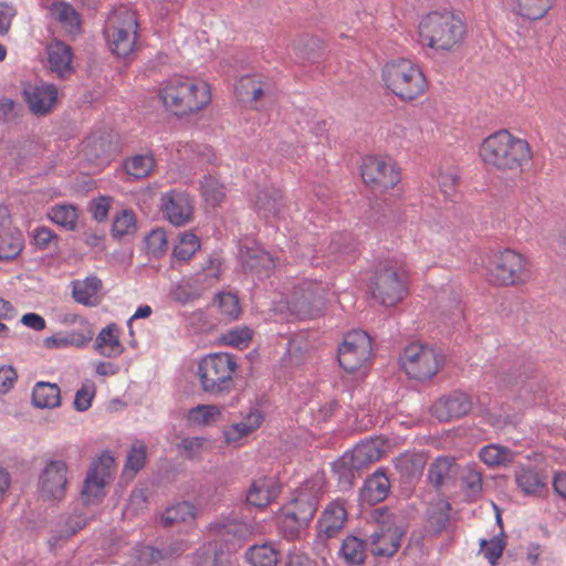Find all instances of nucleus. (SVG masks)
Wrapping results in <instances>:
<instances>
[{
  "instance_id": "1",
  "label": "nucleus",
  "mask_w": 566,
  "mask_h": 566,
  "mask_svg": "<svg viewBox=\"0 0 566 566\" xmlns=\"http://www.w3.org/2000/svg\"><path fill=\"white\" fill-rule=\"evenodd\" d=\"M480 156L484 164L499 170H522L532 159L528 143L514 138L506 129L486 137L480 146Z\"/></svg>"
},
{
  "instance_id": "2",
  "label": "nucleus",
  "mask_w": 566,
  "mask_h": 566,
  "mask_svg": "<svg viewBox=\"0 0 566 566\" xmlns=\"http://www.w3.org/2000/svg\"><path fill=\"white\" fill-rule=\"evenodd\" d=\"M159 98L165 108L177 117L197 113L211 101L207 83H196L187 77L169 80L159 91Z\"/></svg>"
},
{
  "instance_id": "3",
  "label": "nucleus",
  "mask_w": 566,
  "mask_h": 566,
  "mask_svg": "<svg viewBox=\"0 0 566 566\" xmlns=\"http://www.w3.org/2000/svg\"><path fill=\"white\" fill-rule=\"evenodd\" d=\"M467 34L464 22L452 11H431L419 24V35L434 50L450 51Z\"/></svg>"
},
{
  "instance_id": "4",
  "label": "nucleus",
  "mask_w": 566,
  "mask_h": 566,
  "mask_svg": "<svg viewBox=\"0 0 566 566\" xmlns=\"http://www.w3.org/2000/svg\"><path fill=\"white\" fill-rule=\"evenodd\" d=\"M382 78L387 87L405 102L416 99L428 87L422 70L407 59L387 63L382 69Z\"/></svg>"
},
{
  "instance_id": "5",
  "label": "nucleus",
  "mask_w": 566,
  "mask_h": 566,
  "mask_svg": "<svg viewBox=\"0 0 566 566\" xmlns=\"http://www.w3.org/2000/svg\"><path fill=\"white\" fill-rule=\"evenodd\" d=\"M234 356L228 353L209 354L198 364L197 375L205 392L221 395L233 386L232 373L238 368Z\"/></svg>"
},
{
  "instance_id": "6",
  "label": "nucleus",
  "mask_w": 566,
  "mask_h": 566,
  "mask_svg": "<svg viewBox=\"0 0 566 566\" xmlns=\"http://www.w3.org/2000/svg\"><path fill=\"white\" fill-rule=\"evenodd\" d=\"M488 271L490 281L503 286L524 284L531 279L527 260L512 249L494 252L489 258Z\"/></svg>"
},
{
  "instance_id": "7",
  "label": "nucleus",
  "mask_w": 566,
  "mask_h": 566,
  "mask_svg": "<svg viewBox=\"0 0 566 566\" xmlns=\"http://www.w3.org/2000/svg\"><path fill=\"white\" fill-rule=\"evenodd\" d=\"M370 516L378 525V531L370 535V545H378L381 539L389 538L390 547H377L371 554L379 557H394L400 547V542L407 533L405 520L392 513L388 506L377 507Z\"/></svg>"
},
{
  "instance_id": "8",
  "label": "nucleus",
  "mask_w": 566,
  "mask_h": 566,
  "mask_svg": "<svg viewBox=\"0 0 566 566\" xmlns=\"http://www.w3.org/2000/svg\"><path fill=\"white\" fill-rule=\"evenodd\" d=\"M373 297L385 306H394L403 298L406 286L396 268L388 263H379L370 277L369 285Z\"/></svg>"
},
{
  "instance_id": "9",
  "label": "nucleus",
  "mask_w": 566,
  "mask_h": 566,
  "mask_svg": "<svg viewBox=\"0 0 566 566\" xmlns=\"http://www.w3.org/2000/svg\"><path fill=\"white\" fill-rule=\"evenodd\" d=\"M115 459L109 451L102 454L92 462L83 482L81 501L83 505L99 504L106 496L105 485L111 479V469Z\"/></svg>"
},
{
  "instance_id": "10",
  "label": "nucleus",
  "mask_w": 566,
  "mask_h": 566,
  "mask_svg": "<svg viewBox=\"0 0 566 566\" xmlns=\"http://www.w3.org/2000/svg\"><path fill=\"white\" fill-rule=\"evenodd\" d=\"M371 354V338L365 331H353L345 335L338 346V364L348 374L359 370Z\"/></svg>"
},
{
  "instance_id": "11",
  "label": "nucleus",
  "mask_w": 566,
  "mask_h": 566,
  "mask_svg": "<svg viewBox=\"0 0 566 566\" xmlns=\"http://www.w3.org/2000/svg\"><path fill=\"white\" fill-rule=\"evenodd\" d=\"M360 176L367 186L380 192L394 188L400 181V172L395 165L379 156L363 159Z\"/></svg>"
},
{
  "instance_id": "12",
  "label": "nucleus",
  "mask_w": 566,
  "mask_h": 566,
  "mask_svg": "<svg viewBox=\"0 0 566 566\" xmlns=\"http://www.w3.org/2000/svg\"><path fill=\"white\" fill-rule=\"evenodd\" d=\"M69 468L62 460L46 461L39 476V493L46 501H61L67 489Z\"/></svg>"
},
{
  "instance_id": "13",
  "label": "nucleus",
  "mask_w": 566,
  "mask_h": 566,
  "mask_svg": "<svg viewBox=\"0 0 566 566\" xmlns=\"http://www.w3.org/2000/svg\"><path fill=\"white\" fill-rule=\"evenodd\" d=\"M22 96L32 114L45 116L51 113L57 102V88L54 84L32 85L25 83Z\"/></svg>"
},
{
  "instance_id": "14",
  "label": "nucleus",
  "mask_w": 566,
  "mask_h": 566,
  "mask_svg": "<svg viewBox=\"0 0 566 566\" xmlns=\"http://www.w3.org/2000/svg\"><path fill=\"white\" fill-rule=\"evenodd\" d=\"M472 408L470 397L462 392L454 390L447 396L439 398L432 406V415L441 422L458 419L469 413Z\"/></svg>"
},
{
  "instance_id": "15",
  "label": "nucleus",
  "mask_w": 566,
  "mask_h": 566,
  "mask_svg": "<svg viewBox=\"0 0 566 566\" xmlns=\"http://www.w3.org/2000/svg\"><path fill=\"white\" fill-rule=\"evenodd\" d=\"M161 207L168 220L176 227L191 220L192 206L189 196L184 191L171 190L161 198Z\"/></svg>"
},
{
  "instance_id": "16",
  "label": "nucleus",
  "mask_w": 566,
  "mask_h": 566,
  "mask_svg": "<svg viewBox=\"0 0 566 566\" xmlns=\"http://www.w3.org/2000/svg\"><path fill=\"white\" fill-rule=\"evenodd\" d=\"M390 482L385 468L377 469L369 475L360 489L359 499L369 505L384 501L389 493Z\"/></svg>"
},
{
  "instance_id": "17",
  "label": "nucleus",
  "mask_w": 566,
  "mask_h": 566,
  "mask_svg": "<svg viewBox=\"0 0 566 566\" xmlns=\"http://www.w3.org/2000/svg\"><path fill=\"white\" fill-rule=\"evenodd\" d=\"M382 451L375 441H361L342 457V463L352 465L360 475L361 471L381 458Z\"/></svg>"
},
{
  "instance_id": "18",
  "label": "nucleus",
  "mask_w": 566,
  "mask_h": 566,
  "mask_svg": "<svg viewBox=\"0 0 566 566\" xmlns=\"http://www.w3.org/2000/svg\"><path fill=\"white\" fill-rule=\"evenodd\" d=\"M459 470L460 467L457 463L454 457H438L429 465L428 482L432 485V488L436 491H439L444 484L453 482L455 480L457 475L459 474Z\"/></svg>"
},
{
  "instance_id": "19",
  "label": "nucleus",
  "mask_w": 566,
  "mask_h": 566,
  "mask_svg": "<svg viewBox=\"0 0 566 566\" xmlns=\"http://www.w3.org/2000/svg\"><path fill=\"white\" fill-rule=\"evenodd\" d=\"M48 60L53 72L61 77L71 75L74 72L72 66L73 51L64 41L54 40L48 48Z\"/></svg>"
},
{
  "instance_id": "20",
  "label": "nucleus",
  "mask_w": 566,
  "mask_h": 566,
  "mask_svg": "<svg viewBox=\"0 0 566 566\" xmlns=\"http://www.w3.org/2000/svg\"><path fill=\"white\" fill-rule=\"evenodd\" d=\"M86 525L87 518L83 515L61 516L55 528L51 530V536L48 539L51 551L64 544Z\"/></svg>"
},
{
  "instance_id": "21",
  "label": "nucleus",
  "mask_w": 566,
  "mask_h": 566,
  "mask_svg": "<svg viewBox=\"0 0 566 566\" xmlns=\"http://www.w3.org/2000/svg\"><path fill=\"white\" fill-rule=\"evenodd\" d=\"M134 24L135 30L133 34L123 27L112 25L107 29L106 34L109 48L117 56L126 57L133 52L137 38V22L135 21Z\"/></svg>"
},
{
  "instance_id": "22",
  "label": "nucleus",
  "mask_w": 566,
  "mask_h": 566,
  "mask_svg": "<svg viewBox=\"0 0 566 566\" xmlns=\"http://www.w3.org/2000/svg\"><path fill=\"white\" fill-rule=\"evenodd\" d=\"M426 462L423 453H405L396 459L395 465L402 482L411 484L421 478Z\"/></svg>"
},
{
  "instance_id": "23",
  "label": "nucleus",
  "mask_w": 566,
  "mask_h": 566,
  "mask_svg": "<svg viewBox=\"0 0 566 566\" xmlns=\"http://www.w3.org/2000/svg\"><path fill=\"white\" fill-rule=\"evenodd\" d=\"M119 328L115 323L104 327L95 338L94 348L105 357H117L125 350L119 340Z\"/></svg>"
},
{
  "instance_id": "24",
  "label": "nucleus",
  "mask_w": 566,
  "mask_h": 566,
  "mask_svg": "<svg viewBox=\"0 0 566 566\" xmlns=\"http://www.w3.org/2000/svg\"><path fill=\"white\" fill-rule=\"evenodd\" d=\"M326 251L335 261L347 260L355 256L358 251V242L350 232H335L331 237Z\"/></svg>"
},
{
  "instance_id": "25",
  "label": "nucleus",
  "mask_w": 566,
  "mask_h": 566,
  "mask_svg": "<svg viewBox=\"0 0 566 566\" xmlns=\"http://www.w3.org/2000/svg\"><path fill=\"white\" fill-rule=\"evenodd\" d=\"M443 361V357L437 355L433 349L424 350L415 365H409L408 376L420 381L431 379L442 367Z\"/></svg>"
},
{
  "instance_id": "26",
  "label": "nucleus",
  "mask_w": 566,
  "mask_h": 566,
  "mask_svg": "<svg viewBox=\"0 0 566 566\" xmlns=\"http://www.w3.org/2000/svg\"><path fill=\"white\" fill-rule=\"evenodd\" d=\"M254 207L256 212L265 219L276 217L284 207L281 190L266 188L258 191L254 199Z\"/></svg>"
},
{
  "instance_id": "27",
  "label": "nucleus",
  "mask_w": 566,
  "mask_h": 566,
  "mask_svg": "<svg viewBox=\"0 0 566 566\" xmlns=\"http://www.w3.org/2000/svg\"><path fill=\"white\" fill-rule=\"evenodd\" d=\"M346 518L347 512L345 507L337 502L332 503L325 509L323 516L318 521L319 532L326 538H332L343 528Z\"/></svg>"
},
{
  "instance_id": "28",
  "label": "nucleus",
  "mask_w": 566,
  "mask_h": 566,
  "mask_svg": "<svg viewBox=\"0 0 566 566\" xmlns=\"http://www.w3.org/2000/svg\"><path fill=\"white\" fill-rule=\"evenodd\" d=\"M32 403L35 408L53 409L61 405V389L56 384L39 381L32 390Z\"/></svg>"
},
{
  "instance_id": "29",
  "label": "nucleus",
  "mask_w": 566,
  "mask_h": 566,
  "mask_svg": "<svg viewBox=\"0 0 566 566\" xmlns=\"http://www.w3.org/2000/svg\"><path fill=\"white\" fill-rule=\"evenodd\" d=\"M102 280L95 275L87 276L85 280L72 282V296L75 302L85 306H95L97 301L93 297L102 290Z\"/></svg>"
},
{
  "instance_id": "30",
  "label": "nucleus",
  "mask_w": 566,
  "mask_h": 566,
  "mask_svg": "<svg viewBox=\"0 0 566 566\" xmlns=\"http://www.w3.org/2000/svg\"><path fill=\"white\" fill-rule=\"evenodd\" d=\"M515 482L526 495H541L546 489L545 476L532 469L516 471Z\"/></svg>"
},
{
  "instance_id": "31",
  "label": "nucleus",
  "mask_w": 566,
  "mask_h": 566,
  "mask_svg": "<svg viewBox=\"0 0 566 566\" xmlns=\"http://www.w3.org/2000/svg\"><path fill=\"white\" fill-rule=\"evenodd\" d=\"M247 420L248 422L234 423L230 429L223 431L228 444L237 442L255 431L261 426L263 416L258 409H254L249 412Z\"/></svg>"
},
{
  "instance_id": "32",
  "label": "nucleus",
  "mask_w": 566,
  "mask_h": 566,
  "mask_svg": "<svg viewBox=\"0 0 566 566\" xmlns=\"http://www.w3.org/2000/svg\"><path fill=\"white\" fill-rule=\"evenodd\" d=\"M512 11L528 20H541L552 8L549 0H512Z\"/></svg>"
},
{
  "instance_id": "33",
  "label": "nucleus",
  "mask_w": 566,
  "mask_h": 566,
  "mask_svg": "<svg viewBox=\"0 0 566 566\" xmlns=\"http://www.w3.org/2000/svg\"><path fill=\"white\" fill-rule=\"evenodd\" d=\"M287 305L290 312L300 319L313 317L318 311L313 302V294L304 290L294 291Z\"/></svg>"
},
{
  "instance_id": "34",
  "label": "nucleus",
  "mask_w": 566,
  "mask_h": 566,
  "mask_svg": "<svg viewBox=\"0 0 566 566\" xmlns=\"http://www.w3.org/2000/svg\"><path fill=\"white\" fill-rule=\"evenodd\" d=\"M367 541L357 536H347L342 544L340 553L348 565H361L366 560Z\"/></svg>"
},
{
  "instance_id": "35",
  "label": "nucleus",
  "mask_w": 566,
  "mask_h": 566,
  "mask_svg": "<svg viewBox=\"0 0 566 566\" xmlns=\"http://www.w3.org/2000/svg\"><path fill=\"white\" fill-rule=\"evenodd\" d=\"M24 244L22 232L14 228L0 235V260L12 261L20 255Z\"/></svg>"
},
{
  "instance_id": "36",
  "label": "nucleus",
  "mask_w": 566,
  "mask_h": 566,
  "mask_svg": "<svg viewBox=\"0 0 566 566\" xmlns=\"http://www.w3.org/2000/svg\"><path fill=\"white\" fill-rule=\"evenodd\" d=\"M196 517V506L189 501L178 502L165 510L161 515V524L171 527L175 524Z\"/></svg>"
},
{
  "instance_id": "37",
  "label": "nucleus",
  "mask_w": 566,
  "mask_h": 566,
  "mask_svg": "<svg viewBox=\"0 0 566 566\" xmlns=\"http://www.w3.org/2000/svg\"><path fill=\"white\" fill-rule=\"evenodd\" d=\"M136 231L137 219L132 209H123L115 216L111 229V234L114 239L120 240L124 237L134 235Z\"/></svg>"
},
{
  "instance_id": "38",
  "label": "nucleus",
  "mask_w": 566,
  "mask_h": 566,
  "mask_svg": "<svg viewBox=\"0 0 566 566\" xmlns=\"http://www.w3.org/2000/svg\"><path fill=\"white\" fill-rule=\"evenodd\" d=\"M515 452L507 447L489 444L480 450V459L489 467L507 465L514 461Z\"/></svg>"
},
{
  "instance_id": "39",
  "label": "nucleus",
  "mask_w": 566,
  "mask_h": 566,
  "mask_svg": "<svg viewBox=\"0 0 566 566\" xmlns=\"http://www.w3.org/2000/svg\"><path fill=\"white\" fill-rule=\"evenodd\" d=\"M243 268L259 274L274 269L275 263L271 254L263 250L248 249L243 255Z\"/></svg>"
},
{
  "instance_id": "40",
  "label": "nucleus",
  "mask_w": 566,
  "mask_h": 566,
  "mask_svg": "<svg viewBox=\"0 0 566 566\" xmlns=\"http://www.w3.org/2000/svg\"><path fill=\"white\" fill-rule=\"evenodd\" d=\"M295 48L303 60L312 63L318 62L325 54L324 42L314 35L302 36Z\"/></svg>"
},
{
  "instance_id": "41",
  "label": "nucleus",
  "mask_w": 566,
  "mask_h": 566,
  "mask_svg": "<svg viewBox=\"0 0 566 566\" xmlns=\"http://www.w3.org/2000/svg\"><path fill=\"white\" fill-rule=\"evenodd\" d=\"M52 222L67 229L75 230L78 219L77 208L73 205H55L49 212Z\"/></svg>"
},
{
  "instance_id": "42",
  "label": "nucleus",
  "mask_w": 566,
  "mask_h": 566,
  "mask_svg": "<svg viewBox=\"0 0 566 566\" xmlns=\"http://www.w3.org/2000/svg\"><path fill=\"white\" fill-rule=\"evenodd\" d=\"M199 238L191 231L179 234V243L172 249V256L178 261H188L200 249Z\"/></svg>"
},
{
  "instance_id": "43",
  "label": "nucleus",
  "mask_w": 566,
  "mask_h": 566,
  "mask_svg": "<svg viewBox=\"0 0 566 566\" xmlns=\"http://www.w3.org/2000/svg\"><path fill=\"white\" fill-rule=\"evenodd\" d=\"M279 553L268 544L254 545L245 554L253 566H276Z\"/></svg>"
},
{
  "instance_id": "44",
  "label": "nucleus",
  "mask_w": 566,
  "mask_h": 566,
  "mask_svg": "<svg viewBox=\"0 0 566 566\" xmlns=\"http://www.w3.org/2000/svg\"><path fill=\"white\" fill-rule=\"evenodd\" d=\"M538 370L533 363L520 364L514 369L501 371L502 381L506 385L524 384L526 380L537 378Z\"/></svg>"
},
{
  "instance_id": "45",
  "label": "nucleus",
  "mask_w": 566,
  "mask_h": 566,
  "mask_svg": "<svg viewBox=\"0 0 566 566\" xmlns=\"http://www.w3.org/2000/svg\"><path fill=\"white\" fill-rule=\"evenodd\" d=\"M147 254L160 259L168 250V240L163 228L153 229L144 239Z\"/></svg>"
},
{
  "instance_id": "46",
  "label": "nucleus",
  "mask_w": 566,
  "mask_h": 566,
  "mask_svg": "<svg viewBox=\"0 0 566 566\" xmlns=\"http://www.w3.org/2000/svg\"><path fill=\"white\" fill-rule=\"evenodd\" d=\"M154 166L151 156L136 155L125 161V171L135 179H142L149 175Z\"/></svg>"
},
{
  "instance_id": "47",
  "label": "nucleus",
  "mask_w": 566,
  "mask_h": 566,
  "mask_svg": "<svg viewBox=\"0 0 566 566\" xmlns=\"http://www.w3.org/2000/svg\"><path fill=\"white\" fill-rule=\"evenodd\" d=\"M53 8L57 11L56 20L63 25L70 28V32L81 29L80 13L67 2L59 1L53 3Z\"/></svg>"
},
{
  "instance_id": "48",
  "label": "nucleus",
  "mask_w": 566,
  "mask_h": 566,
  "mask_svg": "<svg viewBox=\"0 0 566 566\" xmlns=\"http://www.w3.org/2000/svg\"><path fill=\"white\" fill-rule=\"evenodd\" d=\"M294 510L298 512L301 522L308 526L317 510L318 500L315 495L303 494L293 500Z\"/></svg>"
},
{
  "instance_id": "49",
  "label": "nucleus",
  "mask_w": 566,
  "mask_h": 566,
  "mask_svg": "<svg viewBox=\"0 0 566 566\" xmlns=\"http://www.w3.org/2000/svg\"><path fill=\"white\" fill-rule=\"evenodd\" d=\"M146 458L147 447L143 442L136 441L127 453L125 470L132 471L133 475H135L144 468Z\"/></svg>"
},
{
  "instance_id": "50",
  "label": "nucleus",
  "mask_w": 566,
  "mask_h": 566,
  "mask_svg": "<svg viewBox=\"0 0 566 566\" xmlns=\"http://www.w3.org/2000/svg\"><path fill=\"white\" fill-rule=\"evenodd\" d=\"M450 510L451 504L449 502H442L438 509L431 511L428 522L433 533L440 534L447 528L450 522Z\"/></svg>"
},
{
  "instance_id": "51",
  "label": "nucleus",
  "mask_w": 566,
  "mask_h": 566,
  "mask_svg": "<svg viewBox=\"0 0 566 566\" xmlns=\"http://www.w3.org/2000/svg\"><path fill=\"white\" fill-rule=\"evenodd\" d=\"M281 489V484L274 478L268 475L253 480L251 483V493L263 492L269 495L270 504L279 496Z\"/></svg>"
},
{
  "instance_id": "52",
  "label": "nucleus",
  "mask_w": 566,
  "mask_h": 566,
  "mask_svg": "<svg viewBox=\"0 0 566 566\" xmlns=\"http://www.w3.org/2000/svg\"><path fill=\"white\" fill-rule=\"evenodd\" d=\"M253 333L249 327H235L222 334L218 338V343L222 345L240 347L241 345L247 346L252 339Z\"/></svg>"
},
{
  "instance_id": "53",
  "label": "nucleus",
  "mask_w": 566,
  "mask_h": 566,
  "mask_svg": "<svg viewBox=\"0 0 566 566\" xmlns=\"http://www.w3.org/2000/svg\"><path fill=\"white\" fill-rule=\"evenodd\" d=\"M32 238L34 241V244L40 250H49L51 247H53V252L56 253L59 251L57 243H59V235L51 230L48 227H38L34 229L32 233Z\"/></svg>"
},
{
  "instance_id": "54",
  "label": "nucleus",
  "mask_w": 566,
  "mask_h": 566,
  "mask_svg": "<svg viewBox=\"0 0 566 566\" xmlns=\"http://www.w3.org/2000/svg\"><path fill=\"white\" fill-rule=\"evenodd\" d=\"M214 302L218 303L221 313L226 314L230 319L238 318L241 307L239 298L234 294L220 292L216 295Z\"/></svg>"
},
{
  "instance_id": "55",
  "label": "nucleus",
  "mask_w": 566,
  "mask_h": 566,
  "mask_svg": "<svg viewBox=\"0 0 566 566\" xmlns=\"http://www.w3.org/2000/svg\"><path fill=\"white\" fill-rule=\"evenodd\" d=\"M220 408L214 405H198L188 411V421L196 424H208L214 416H219Z\"/></svg>"
},
{
  "instance_id": "56",
  "label": "nucleus",
  "mask_w": 566,
  "mask_h": 566,
  "mask_svg": "<svg viewBox=\"0 0 566 566\" xmlns=\"http://www.w3.org/2000/svg\"><path fill=\"white\" fill-rule=\"evenodd\" d=\"M113 150L114 148L111 140L103 136L93 138L85 146L86 155L94 158H108Z\"/></svg>"
},
{
  "instance_id": "57",
  "label": "nucleus",
  "mask_w": 566,
  "mask_h": 566,
  "mask_svg": "<svg viewBox=\"0 0 566 566\" xmlns=\"http://www.w3.org/2000/svg\"><path fill=\"white\" fill-rule=\"evenodd\" d=\"M96 387L94 382H84L75 392L73 406L76 411H86L92 406V400L95 396Z\"/></svg>"
},
{
  "instance_id": "58",
  "label": "nucleus",
  "mask_w": 566,
  "mask_h": 566,
  "mask_svg": "<svg viewBox=\"0 0 566 566\" xmlns=\"http://www.w3.org/2000/svg\"><path fill=\"white\" fill-rule=\"evenodd\" d=\"M113 200L109 196H99L90 201L88 211L96 221L103 222L107 219Z\"/></svg>"
},
{
  "instance_id": "59",
  "label": "nucleus",
  "mask_w": 566,
  "mask_h": 566,
  "mask_svg": "<svg viewBox=\"0 0 566 566\" xmlns=\"http://www.w3.org/2000/svg\"><path fill=\"white\" fill-rule=\"evenodd\" d=\"M333 471L335 474H337L338 484L343 489H350L354 484L355 473L356 470L352 468V465H348L347 463H342V458H339L336 462L333 464Z\"/></svg>"
},
{
  "instance_id": "60",
  "label": "nucleus",
  "mask_w": 566,
  "mask_h": 566,
  "mask_svg": "<svg viewBox=\"0 0 566 566\" xmlns=\"http://www.w3.org/2000/svg\"><path fill=\"white\" fill-rule=\"evenodd\" d=\"M259 77L255 75H244L242 76L235 85V94L238 99L242 103H248L251 98V93L255 87Z\"/></svg>"
},
{
  "instance_id": "61",
  "label": "nucleus",
  "mask_w": 566,
  "mask_h": 566,
  "mask_svg": "<svg viewBox=\"0 0 566 566\" xmlns=\"http://www.w3.org/2000/svg\"><path fill=\"white\" fill-rule=\"evenodd\" d=\"M93 331L90 327L88 324H85V326L77 332H71L65 336V339L67 342V346H75V347H84L86 344H88L93 338Z\"/></svg>"
},
{
  "instance_id": "62",
  "label": "nucleus",
  "mask_w": 566,
  "mask_h": 566,
  "mask_svg": "<svg viewBox=\"0 0 566 566\" xmlns=\"http://www.w3.org/2000/svg\"><path fill=\"white\" fill-rule=\"evenodd\" d=\"M492 546L484 551V557L489 560L492 566H495L499 559L502 557L506 546L505 538L494 536L491 542Z\"/></svg>"
},
{
  "instance_id": "63",
  "label": "nucleus",
  "mask_w": 566,
  "mask_h": 566,
  "mask_svg": "<svg viewBox=\"0 0 566 566\" xmlns=\"http://www.w3.org/2000/svg\"><path fill=\"white\" fill-rule=\"evenodd\" d=\"M429 349L430 348H426V347L418 346L415 344H411L405 348L403 357H402V367L407 375L410 371L409 365H415L420 359V357L422 356L424 350H429Z\"/></svg>"
},
{
  "instance_id": "64",
  "label": "nucleus",
  "mask_w": 566,
  "mask_h": 566,
  "mask_svg": "<svg viewBox=\"0 0 566 566\" xmlns=\"http://www.w3.org/2000/svg\"><path fill=\"white\" fill-rule=\"evenodd\" d=\"M18 379V373L12 366H2L0 368V394H8Z\"/></svg>"
}]
</instances>
